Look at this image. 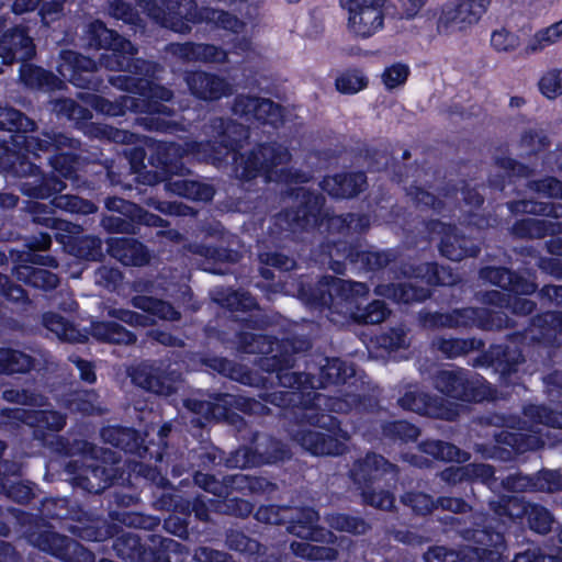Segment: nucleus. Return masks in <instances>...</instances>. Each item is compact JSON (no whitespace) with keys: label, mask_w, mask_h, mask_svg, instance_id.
Instances as JSON below:
<instances>
[{"label":"nucleus","mask_w":562,"mask_h":562,"mask_svg":"<svg viewBox=\"0 0 562 562\" xmlns=\"http://www.w3.org/2000/svg\"><path fill=\"white\" fill-rule=\"evenodd\" d=\"M539 89L548 99L562 94V69L547 71L539 80Z\"/></svg>","instance_id":"c9c22d12"},{"label":"nucleus","mask_w":562,"mask_h":562,"mask_svg":"<svg viewBox=\"0 0 562 562\" xmlns=\"http://www.w3.org/2000/svg\"><path fill=\"white\" fill-rule=\"evenodd\" d=\"M482 277L492 283L508 289L517 294H530L536 290V285L527 280H524L507 270L502 268H488L482 271Z\"/></svg>","instance_id":"f3484780"},{"label":"nucleus","mask_w":562,"mask_h":562,"mask_svg":"<svg viewBox=\"0 0 562 562\" xmlns=\"http://www.w3.org/2000/svg\"><path fill=\"white\" fill-rule=\"evenodd\" d=\"M537 486L549 492L562 488V474L559 471H543L538 477Z\"/></svg>","instance_id":"a18cd8bd"},{"label":"nucleus","mask_w":562,"mask_h":562,"mask_svg":"<svg viewBox=\"0 0 562 562\" xmlns=\"http://www.w3.org/2000/svg\"><path fill=\"white\" fill-rule=\"evenodd\" d=\"M279 380H280L281 384H283L284 386L297 389V390L302 391L303 393L307 389L304 385L305 383H310L312 389L316 387V385L310 381V376L306 374L283 373L281 375H279Z\"/></svg>","instance_id":"de8ad7c7"},{"label":"nucleus","mask_w":562,"mask_h":562,"mask_svg":"<svg viewBox=\"0 0 562 562\" xmlns=\"http://www.w3.org/2000/svg\"><path fill=\"white\" fill-rule=\"evenodd\" d=\"M325 286L327 289V294L322 293L319 297V303L322 305L334 303L335 300L339 297L345 301L347 312L357 322L379 324L386 317L387 310L381 301L372 302L364 310L357 307V311H353L356 296H363L368 293L366 284L359 282L351 283L341 279L330 278L326 279L322 283V288Z\"/></svg>","instance_id":"7ed1b4c3"},{"label":"nucleus","mask_w":562,"mask_h":562,"mask_svg":"<svg viewBox=\"0 0 562 562\" xmlns=\"http://www.w3.org/2000/svg\"><path fill=\"white\" fill-rule=\"evenodd\" d=\"M32 125L19 111L8 108H0V128L19 131Z\"/></svg>","instance_id":"58836bf2"},{"label":"nucleus","mask_w":562,"mask_h":562,"mask_svg":"<svg viewBox=\"0 0 562 562\" xmlns=\"http://www.w3.org/2000/svg\"><path fill=\"white\" fill-rule=\"evenodd\" d=\"M111 14L127 23H135L137 20L133 9L122 0H115L111 3Z\"/></svg>","instance_id":"09e8293b"},{"label":"nucleus","mask_w":562,"mask_h":562,"mask_svg":"<svg viewBox=\"0 0 562 562\" xmlns=\"http://www.w3.org/2000/svg\"><path fill=\"white\" fill-rule=\"evenodd\" d=\"M437 386L442 392L462 401H480L482 396L470 392V382L462 372L443 371L437 379Z\"/></svg>","instance_id":"4468645a"},{"label":"nucleus","mask_w":562,"mask_h":562,"mask_svg":"<svg viewBox=\"0 0 562 562\" xmlns=\"http://www.w3.org/2000/svg\"><path fill=\"white\" fill-rule=\"evenodd\" d=\"M233 111L235 115L245 117L246 122L255 119L265 124L276 126L283 121L280 106L268 99L239 97L234 104Z\"/></svg>","instance_id":"6e6552de"},{"label":"nucleus","mask_w":562,"mask_h":562,"mask_svg":"<svg viewBox=\"0 0 562 562\" xmlns=\"http://www.w3.org/2000/svg\"><path fill=\"white\" fill-rule=\"evenodd\" d=\"M14 417L22 419L23 423L38 430H59L65 425V418L60 414L52 411L27 412L16 409Z\"/></svg>","instance_id":"412c9836"},{"label":"nucleus","mask_w":562,"mask_h":562,"mask_svg":"<svg viewBox=\"0 0 562 562\" xmlns=\"http://www.w3.org/2000/svg\"><path fill=\"white\" fill-rule=\"evenodd\" d=\"M33 54L34 45L24 30L16 29L11 34H5L0 41V57L4 64H10L14 59H29Z\"/></svg>","instance_id":"9d476101"},{"label":"nucleus","mask_w":562,"mask_h":562,"mask_svg":"<svg viewBox=\"0 0 562 562\" xmlns=\"http://www.w3.org/2000/svg\"><path fill=\"white\" fill-rule=\"evenodd\" d=\"M150 2L144 5L140 3L144 11L166 27L179 33L188 32L190 23L202 21L234 33H238L245 27L243 22L223 11L203 9L198 15L194 11L193 0H150Z\"/></svg>","instance_id":"f257e3e1"},{"label":"nucleus","mask_w":562,"mask_h":562,"mask_svg":"<svg viewBox=\"0 0 562 562\" xmlns=\"http://www.w3.org/2000/svg\"><path fill=\"white\" fill-rule=\"evenodd\" d=\"M439 233L443 234L440 241V252L450 260L458 261L467 256H474L476 254L475 248L468 246L469 241L460 237L454 228L445 227L438 225Z\"/></svg>","instance_id":"dca6fc26"},{"label":"nucleus","mask_w":562,"mask_h":562,"mask_svg":"<svg viewBox=\"0 0 562 562\" xmlns=\"http://www.w3.org/2000/svg\"><path fill=\"white\" fill-rule=\"evenodd\" d=\"M525 415L536 417L541 424L562 428V413L551 412L546 407L531 406L526 409Z\"/></svg>","instance_id":"79ce46f5"},{"label":"nucleus","mask_w":562,"mask_h":562,"mask_svg":"<svg viewBox=\"0 0 562 562\" xmlns=\"http://www.w3.org/2000/svg\"><path fill=\"white\" fill-rule=\"evenodd\" d=\"M501 168L510 173L512 176H520L522 175L524 167L515 162L510 158H504L498 161Z\"/></svg>","instance_id":"052dcab7"},{"label":"nucleus","mask_w":562,"mask_h":562,"mask_svg":"<svg viewBox=\"0 0 562 562\" xmlns=\"http://www.w3.org/2000/svg\"><path fill=\"white\" fill-rule=\"evenodd\" d=\"M299 440L304 449L315 456L339 454L344 451L338 439L318 431L303 434Z\"/></svg>","instance_id":"a211bd4d"},{"label":"nucleus","mask_w":562,"mask_h":562,"mask_svg":"<svg viewBox=\"0 0 562 562\" xmlns=\"http://www.w3.org/2000/svg\"><path fill=\"white\" fill-rule=\"evenodd\" d=\"M425 268L427 270V273L429 271H432V274L431 276L423 274L422 269H418V272L415 273V277L422 278V279H427L428 284L435 283V282L441 283V284H450L451 283V281H448L443 277H441V273H445L443 268H441L440 271L432 265H426Z\"/></svg>","instance_id":"603ef678"},{"label":"nucleus","mask_w":562,"mask_h":562,"mask_svg":"<svg viewBox=\"0 0 562 562\" xmlns=\"http://www.w3.org/2000/svg\"><path fill=\"white\" fill-rule=\"evenodd\" d=\"M492 0H456L446 5L437 21V32L452 35L464 32L476 24L487 11Z\"/></svg>","instance_id":"39448f33"},{"label":"nucleus","mask_w":562,"mask_h":562,"mask_svg":"<svg viewBox=\"0 0 562 562\" xmlns=\"http://www.w3.org/2000/svg\"><path fill=\"white\" fill-rule=\"evenodd\" d=\"M401 405L419 414L435 415L446 419H451L457 415L452 409L437 407L425 394L414 392L406 393L401 398Z\"/></svg>","instance_id":"4be33fe9"},{"label":"nucleus","mask_w":562,"mask_h":562,"mask_svg":"<svg viewBox=\"0 0 562 562\" xmlns=\"http://www.w3.org/2000/svg\"><path fill=\"white\" fill-rule=\"evenodd\" d=\"M368 502L375 507L390 509L393 507L394 498L391 494L381 492L378 494H372L370 497H368Z\"/></svg>","instance_id":"5fc2aeb1"},{"label":"nucleus","mask_w":562,"mask_h":562,"mask_svg":"<svg viewBox=\"0 0 562 562\" xmlns=\"http://www.w3.org/2000/svg\"><path fill=\"white\" fill-rule=\"evenodd\" d=\"M111 255L126 266H142L148 261L145 247L127 238H113L109 243Z\"/></svg>","instance_id":"ddd939ff"},{"label":"nucleus","mask_w":562,"mask_h":562,"mask_svg":"<svg viewBox=\"0 0 562 562\" xmlns=\"http://www.w3.org/2000/svg\"><path fill=\"white\" fill-rule=\"evenodd\" d=\"M504 510L508 518H520L526 516L529 527L539 533H546L550 530L552 519L549 512L538 505H522L517 499H510L504 506Z\"/></svg>","instance_id":"1a4fd4ad"},{"label":"nucleus","mask_w":562,"mask_h":562,"mask_svg":"<svg viewBox=\"0 0 562 562\" xmlns=\"http://www.w3.org/2000/svg\"><path fill=\"white\" fill-rule=\"evenodd\" d=\"M21 77L27 85L48 86L50 75L41 68H34L31 65H23L21 68Z\"/></svg>","instance_id":"c03bdc74"},{"label":"nucleus","mask_w":562,"mask_h":562,"mask_svg":"<svg viewBox=\"0 0 562 562\" xmlns=\"http://www.w3.org/2000/svg\"><path fill=\"white\" fill-rule=\"evenodd\" d=\"M90 33L94 45L111 49L115 58L121 55L133 56L136 53L135 47L130 41L106 29L100 21L90 25Z\"/></svg>","instance_id":"9b49d317"},{"label":"nucleus","mask_w":562,"mask_h":562,"mask_svg":"<svg viewBox=\"0 0 562 562\" xmlns=\"http://www.w3.org/2000/svg\"><path fill=\"white\" fill-rule=\"evenodd\" d=\"M38 2L40 0H14L12 4V11L16 14H21L33 10Z\"/></svg>","instance_id":"680f3d73"},{"label":"nucleus","mask_w":562,"mask_h":562,"mask_svg":"<svg viewBox=\"0 0 562 562\" xmlns=\"http://www.w3.org/2000/svg\"><path fill=\"white\" fill-rule=\"evenodd\" d=\"M95 68L93 60L78 55L75 52H64L61 54V61L58 66L59 75L76 86H80L82 80L79 77V71H92Z\"/></svg>","instance_id":"aec40b11"},{"label":"nucleus","mask_w":562,"mask_h":562,"mask_svg":"<svg viewBox=\"0 0 562 562\" xmlns=\"http://www.w3.org/2000/svg\"><path fill=\"white\" fill-rule=\"evenodd\" d=\"M18 277L36 288L52 289L57 285V277L42 268L24 267L18 271Z\"/></svg>","instance_id":"7c9ffc66"},{"label":"nucleus","mask_w":562,"mask_h":562,"mask_svg":"<svg viewBox=\"0 0 562 562\" xmlns=\"http://www.w3.org/2000/svg\"><path fill=\"white\" fill-rule=\"evenodd\" d=\"M429 295V291L424 288H417L413 283L401 284L393 289L392 296L397 302L423 301Z\"/></svg>","instance_id":"4c0bfd02"},{"label":"nucleus","mask_w":562,"mask_h":562,"mask_svg":"<svg viewBox=\"0 0 562 562\" xmlns=\"http://www.w3.org/2000/svg\"><path fill=\"white\" fill-rule=\"evenodd\" d=\"M323 373L327 376L328 382L330 383L341 382L348 375L347 370L342 369V362L338 359L328 361L326 368L323 370Z\"/></svg>","instance_id":"8fccbe9b"},{"label":"nucleus","mask_w":562,"mask_h":562,"mask_svg":"<svg viewBox=\"0 0 562 562\" xmlns=\"http://www.w3.org/2000/svg\"><path fill=\"white\" fill-rule=\"evenodd\" d=\"M366 180L362 173L339 175L324 179L322 187L328 194L336 198H350L357 194Z\"/></svg>","instance_id":"2eb2a0df"},{"label":"nucleus","mask_w":562,"mask_h":562,"mask_svg":"<svg viewBox=\"0 0 562 562\" xmlns=\"http://www.w3.org/2000/svg\"><path fill=\"white\" fill-rule=\"evenodd\" d=\"M225 134L227 137L232 138L231 150L235 151L237 143L240 140L241 137L247 136V131L244 128L243 124L238 125H229L225 130Z\"/></svg>","instance_id":"13d9d810"},{"label":"nucleus","mask_w":562,"mask_h":562,"mask_svg":"<svg viewBox=\"0 0 562 562\" xmlns=\"http://www.w3.org/2000/svg\"><path fill=\"white\" fill-rule=\"evenodd\" d=\"M537 196L521 200L510 204L513 213H528L558 218L562 216V204L544 201L543 199L562 198V183L553 178H547L533 184Z\"/></svg>","instance_id":"423d86ee"},{"label":"nucleus","mask_w":562,"mask_h":562,"mask_svg":"<svg viewBox=\"0 0 562 562\" xmlns=\"http://www.w3.org/2000/svg\"><path fill=\"white\" fill-rule=\"evenodd\" d=\"M475 540L480 547L473 549L475 558L482 562H502L504 551L503 537L501 532L493 535L485 531H476Z\"/></svg>","instance_id":"6ab92c4d"},{"label":"nucleus","mask_w":562,"mask_h":562,"mask_svg":"<svg viewBox=\"0 0 562 562\" xmlns=\"http://www.w3.org/2000/svg\"><path fill=\"white\" fill-rule=\"evenodd\" d=\"M132 379L135 384L156 394L169 395L177 391L175 381L171 382L169 378L145 375L142 371L133 374Z\"/></svg>","instance_id":"c85d7f7f"},{"label":"nucleus","mask_w":562,"mask_h":562,"mask_svg":"<svg viewBox=\"0 0 562 562\" xmlns=\"http://www.w3.org/2000/svg\"><path fill=\"white\" fill-rule=\"evenodd\" d=\"M491 46L498 53H512L520 46V40L515 33L502 27L491 34Z\"/></svg>","instance_id":"473e14b6"},{"label":"nucleus","mask_w":562,"mask_h":562,"mask_svg":"<svg viewBox=\"0 0 562 562\" xmlns=\"http://www.w3.org/2000/svg\"><path fill=\"white\" fill-rule=\"evenodd\" d=\"M391 470H393L392 464L387 463L383 457L370 454L355 467L352 475L355 481L360 483L376 479Z\"/></svg>","instance_id":"b1692460"},{"label":"nucleus","mask_w":562,"mask_h":562,"mask_svg":"<svg viewBox=\"0 0 562 562\" xmlns=\"http://www.w3.org/2000/svg\"><path fill=\"white\" fill-rule=\"evenodd\" d=\"M32 367L31 358L22 352L0 349V372L16 373L29 370Z\"/></svg>","instance_id":"c756f323"},{"label":"nucleus","mask_w":562,"mask_h":562,"mask_svg":"<svg viewBox=\"0 0 562 562\" xmlns=\"http://www.w3.org/2000/svg\"><path fill=\"white\" fill-rule=\"evenodd\" d=\"M44 326L61 340L82 341L87 338L86 334L79 331L61 316L54 313H48L44 316Z\"/></svg>","instance_id":"a878e982"},{"label":"nucleus","mask_w":562,"mask_h":562,"mask_svg":"<svg viewBox=\"0 0 562 562\" xmlns=\"http://www.w3.org/2000/svg\"><path fill=\"white\" fill-rule=\"evenodd\" d=\"M453 552H447L445 548H435L425 554L426 562H457Z\"/></svg>","instance_id":"3c124183"},{"label":"nucleus","mask_w":562,"mask_h":562,"mask_svg":"<svg viewBox=\"0 0 562 562\" xmlns=\"http://www.w3.org/2000/svg\"><path fill=\"white\" fill-rule=\"evenodd\" d=\"M167 188L178 195L199 201L211 200L214 193L210 186L180 178L171 179L167 183Z\"/></svg>","instance_id":"5701e85b"},{"label":"nucleus","mask_w":562,"mask_h":562,"mask_svg":"<svg viewBox=\"0 0 562 562\" xmlns=\"http://www.w3.org/2000/svg\"><path fill=\"white\" fill-rule=\"evenodd\" d=\"M61 7L63 0H54L50 3H46L42 9L43 21L46 24H48L50 21H54L60 12Z\"/></svg>","instance_id":"6e6d98bb"},{"label":"nucleus","mask_w":562,"mask_h":562,"mask_svg":"<svg viewBox=\"0 0 562 562\" xmlns=\"http://www.w3.org/2000/svg\"><path fill=\"white\" fill-rule=\"evenodd\" d=\"M472 473L481 477L482 480H487L493 476V470L490 465L485 464H477V465H471Z\"/></svg>","instance_id":"0e129e2a"},{"label":"nucleus","mask_w":562,"mask_h":562,"mask_svg":"<svg viewBox=\"0 0 562 562\" xmlns=\"http://www.w3.org/2000/svg\"><path fill=\"white\" fill-rule=\"evenodd\" d=\"M75 364L80 372V378L89 383H93L95 381V373L91 366V363L83 360H76Z\"/></svg>","instance_id":"bf43d9fd"},{"label":"nucleus","mask_w":562,"mask_h":562,"mask_svg":"<svg viewBox=\"0 0 562 562\" xmlns=\"http://www.w3.org/2000/svg\"><path fill=\"white\" fill-rule=\"evenodd\" d=\"M236 165V173L244 179H250L262 175L266 181L277 182H305V173L292 172L288 168L290 155L288 149L281 145L261 146L258 151H252L248 158L244 155L233 154Z\"/></svg>","instance_id":"f03ea898"},{"label":"nucleus","mask_w":562,"mask_h":562,"mask_svg":"<svg viewBox=\"0 0 562 562\" xmlns=\"http://www.w3.org/2000/svg\"><path fill=\"white\" fill-rule=\"evenodd\" d=\"M92 335L100 340L130 344L134 336L116 323H97L91 325Z\"/></svg>","instance_id":"cd10ccee"},{"label":"nucleus","mask_w":562,"mask_h":562,"mask_svg":"<svg viewBox=\"0 0 562 562\" xmlns=\"http://www.w3.org/2000/svg\"><path fill=\"white\" fill-rule=\"evenodd\" d=\"M526 224L529 226L527 229L517 227L516 231L520 235H528L530 237H541L546 234L543 223L536 220H528Z\"/></svg>","instance_id":"4d7b16f0"},{"label":"nucleus","mask_w":562,"mask_h":562,"mask_svg":"<svg viewBox=\"0 0 562 562\" xmlns=\"http://www.w3.org/2000/svg\"><path fill=\"white\" fill-rule=\"evenodd\" d=\"M328 521L330 527L340 531L363 533L367 530V525L362 520L346 515L331 516Z\"/></svg>","instance_id":"ea45409f"},{"label":"nucleus","mask_w":562,"mask_h":562,"mask_svg":"<svg viewBox=\"0 0 562 562\" xmlns=\"http://www.w3.org/2000/svg\"><path fill=\"white\" fill-rule=\"evenodd\" d=\"M409 75V67L402 63L393 64L384 69L381 75L382 82L387 90L402 87Z\"/></svg>","instance_id":"72a5a7b5"},{"label":"nucleus","mask_w":562,"mask_h":562,"mask_svg":"<svg viewBox=\"0 0 562 562\" xmlns=\"http://www.w3.org/2000/svg\"><path fill=\"white\" fill-rule=\"evenodd\" d=\"M293 552L296 555L311 560L331 559L335 557L331 549L312 546L307 542H293L291 544Z\"/></svg>","instance_id":"e433bc0d"},{"label":"nucleus","mask_w":562,"mask_h":562,"mask_svg":"<svg viewBox=\"0 0 562 562\" xmlns=\"http://www.w3.org/2000/svg\"><path fill=\"white\" fill-rule=\"evenodd\" d=\"M192 56L203 61L223 63L227 58V53L213 45L198 44L191 46Z\"/></svg>","instance_id":"a19ab883"},{"label":"nucleus","mask_w":562,"mask_h":562,"mask_svg":"<svg viewBox=\"0 0 562 562\" xmlns=\"http://www.w3.org/2000/svg\"><path fill=\"white\" fill-rule=\"evenodd\" d=\"M171 92L162 87H150V98L160 99L164 101H168L171 98Z\"/></svg>","instance_id":"338daca9"},{"label":"nucleus","mask_w":562,"mask_h":562,"mask_svg":"<svg viewBox=\"0 0 562 562\" xmlns=\"http://www.w3.org/2000/svg\"><path fill=\"white\" fill-rule=\"evenodd\" d=\"M105 205L109 210L116 211L130 216L134 222L144 223L146 225H156L158 222L157 216L148 214L135 204L126 202L122 199L110 198L106 200Z\"/></svg>","instance_id":"bb28decb"},{"label":"nucleus","mask_w":562,"mask_h":562,"mask_svg":"<svg viewBox=\"0 0 562 562\" xmlns=\"http://www.w3.org/2000/svg\"><path fill=\"white\" fill-rule=\"evenodd\" d=\"M193 94L204 100H214L231 92V86L224 80L203 72L193 74L188 79Z\"/></svg>","instance_id":"f8f14e48"},{"label":"nucleus","mask_w":562,"mask_h":562,"mask_svg":"<svg viewBox=\"0 0 562 562\" xmlns=\"http://www.w3.org/2000/svg\"><path fill=\"white\" fill-rule=\"evenodd\" d=\"M432 453L438 459L447 461L462 462L467 460L464 452H461L456 446L446 442H436Z\"/></svg>","instance_id":"37998d69"},{"label":"nucleus","mask_w":562,"mask_h":562,"mask_svg":"<svg viewBox=\"0 0 562 562\" xmlns=\"http://www.w3.org/2000/svg\"><path fill=\"white\" fill-rule=\"evenodd\" d=\"M306 521L302 526H293V531L303 539L313 541H331L333 535L325 532L314 526L317 520V514L313 510L306 512Z\"/></svg>","instance_id":"2f4dec72"},{"label":"nucleus","mask_w":562,"mask_h":562,"mask_svg":"<svg viewBox=\"0 0 562 562\" xmlns=\"http://www.w3.org/2000/svg\"><path fill=\"white\" fill-rule=\"evenodd\" d=\"M134 306L142 313L132 311H120L117 317L134 326H146L154 323V317L160 319H176L178 312L169 304L147 296L134 299Z\"/></svg>","instance_id":"0eeeda50"},{"label":"nucleus","mask_w":562,"mask_h":562,"mask_svg":"<svg viewBox=\"0 0 562 562\" xmlns=\"http://www.w3.org/2000/svg\"><path fill=\"white\" fill-rule=\"evenodd\" d=\"M346 29L357 38L367 40L384 27L385 0H339Z\"/></svg>","instance_id":"20e7f679"},{"label":"nucleus","mask_w":562,"mask_h":562,"mask_svg":"<svg viewBox=\"0 0 562 562\" xmlns=\"http://www.w3.org/2000/svg\"><path fill=\"white\" fill-rule=\"evenodd\" d=\"M368 80L360 71H349L336 79V88L341 93H357L367 87Z\"/></svg>","instance_id":"f704fd0d"},{"label":"nucleus","mask_w":562,"mask_h":562,"mask_svg":"<svg viewBox=\"0 0 562 562\" xmlns=\"http://www.w3.org/2000/svg\"><path fill=\"white\" fill-rule=\"evenodd\" d=\"M546 294L557 304H562V285H550L544 289Z\"/></svg>","instance_id":"69168bd1"},{"label":"nucleus","mask_w":562,"mask_h":562,"mask_svg":"<svg viewBox=\"0 0 562 562\" xmlns=\"http://www.w3.org/2000/svg\"><path fill=\"white\" fill-rule=\"evenodd\" d=\"M533 310V303L527 299H517L513 305V311L519 314H529Z\"/></svg>","instance_id":"e2e57ef3"},{"label":"nucleus","mask_w":562,"mask_h":562,"mask_svg":"<svg viewBox=\"0 0 562 562\" xmlns=\"http://www.w3.org/2000/svg\"><path fill=\"white\" fill-rule=\"evenodd\" d=\"M404 502L409 504L415 512L420 514L429 513L434 506L431 498L423 493L407 494L404 497Z\"/></svg>","instance_id":"49530a36"},{"label":"nucleus","mask_w":562,"mask_h":562,"mask_svg":"<svg viewBox=\"0 0 562 562\" xmlns=\"http://www.w3.org/2000/svg\"><path fill=\"white\" fill-rule=\"evenodd\" d=\"M406 18H415L427 0H397Z\"/></svg>","instance_id":"864d4df0"},{"label":"nucleus","mask_w":562,"mask_h":562,"mask_svg":"<svg viewBox=\"0 0 562 562\" xmlns=\"http://www.w3.org/2000/svg\"><path fill=\"white\" fill-rule=\"evenodd\" d=\"M562 38V25L555 22L536 32L524 48L526 55L537 54Z\"/></svg>","instance_id":"393cba45"},{"label":"nucleus","mask_w":562,"mask_h":562,"mask_svg":"<svg viewBox=\"0 0 562 562\" xmlns=\"http://www.w3.org/2000/svg\"><path fill=\"white\" fill-rule=\"evenodd\" d=\"M102 63L104 64L105 67L111 68V69H124V68L130 67V60L125 56H123L122 60L117 59L115 63L111 61L109 58H106Z\"/></svg>","instance_id":"774afa93"}]
</instances>
